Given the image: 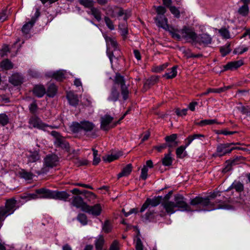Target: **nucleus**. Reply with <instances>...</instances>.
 <instances>
[{"mask_svg":"<svg viewBox=\"0 0 250 250\" xmlns=\"http://www.w3.org/2000/svg\"><path fill=\"white\" fill-rule=\"evenodd\" d=\"M191 206L202 208L199 210L211 211L219 209H229V206L225 202L217 199L213 201L208 199H204L201 196H196L191 199L190 201Z\"/></svg>","mask_w":250,"mask_h":250,"instance_id":"1","label":"nucleus"},{"mask_svg":"<svg viewBox=\"0 0 250 250\" xmlns=\"http://www.w3.org/2000/svg\"><path fill=\"white\" fill-rule=\"evenodd\" d=\"M172 195V190L169 191L163 198L162 196H155L153 198H147L140 208V212H143L148 208L156 207L161 203L167 213H172V202L169 199Z\"/></svg>","mask_w":250,"mask_h":250,"instance_id":"2","label":"nucleus"},{"mask_svg":"<svg viewBox=\"0 0 250 250\" xmlns=\"http://www.w3.org/2000/svg\"><path fill=\"white\" fill-rule=\"evenodd\" d=\"M180 35L176 33L173 28V38H176L177 40H184L189 42H196L198 38L197 34L189 27H184L180 32Z\"/></svg>","mask_w":250,"mask_h":250,"instance_id":"3","label":"nucleus"},{"mask_svg":"<svg viewBox=\"0 0 250 250\" xmlns=\"http://www.w3.org/2000/svg\"><path fill=\"white\" fill-rule=\"evenodd\" d=\"M17 201L14 198L7 200L5 206L0 207V229L2 227V222L8 216L13 213L16 210Z\"/></svg>","mask_w":250,"mask_h":250,"instance_id":"4","label":"nucleus"},{"mask_svg":"<svg viewBox=\"0 0 250 250\" xmlns=\"http://www.w3.org/2000/svg\"><path fill=\"white\" fill-rule=\"evenodd\" d=\"M155 7L157 15L155 18V20L157 25L164 28L166 30L168 31L170 33L172 34V31H171L170 29V27L167 24V20L164 16V14L166 12V8L162 6H159Z\"/></svg>","mask_w":250,"mask_h":250,"instance_id":"5","label":"nucleus"},{"mask_svg":"<svg viewBox=\"0 0 250 250\" xmlns=\"http://www.w3.org/2000/svg\"><path fill=\"white\" fill-rule=\"evenodd\" d=\"M125 78L119 73H116L113 81V85L116 86L117 85H120L121 94L124 101L126 100L128 98L129 91L127 86L125 84Z\"/></svg>","mask_w":250,"mask_h":250,"instance_id":"6","label":"nucleus"},{"mask_svg":"<svg viewBox=\"0 0 250 250\" xmlns=\"http://www.w3.org/2000/svg\"><path fill=\"white\" fill-rule=\"evenodd\" d=\"M174 201L173 202V213H174V208H179L181 211H191L190 207L186 201V199L183 196L180 194H176L174 196Z\"/></svg>","mask_w":250,"mask_h":250,"instance_id":"7","label":"nucleus"},{"mask_svg":"<svg viewBox=\"0 0 250 250\" xmlns=\"http://www.w3.org/2000/svg\"><path fill=\"white\" fill-rule=\"evenodd\" d=\"M28 123L32 127L43 131H46L47 127H50L51 129L54 128V126L49 125L44 123L39 117L36 115L31 116L29 120Z\"/></svg>","mask_w":250,"mask_h":250,"instance_id":"8","label":"nucleus"},{"mask_svg":"<svg viewBox=\"0 0 250 250\" xmlns=\"http://www.w3.org/2000/svg\"><path fill=\"white\" fill-rule=\"evenodd\" d=\"M233 143L220 144L216 147V155L221 157L230 153L233 149L237 147H231Z\"/></svg>","mask_w":250,"mask_h":250,"instance_id":"9","label":"nucleus"},{"mask_svg":"<svg viewBox=\"0 0 250 250\" xmlns=\"http://www.w3.org/2000/svg\"><path fill=\"white\" fill-rule=\"evenodd\" d=\"M102 210V208L100 204H96L94 206H89L87 204L83 211L93 216L97 217L101 214Z\"/></svg>","mask_w":250,"mask_h":250,"instance_id":"10","label":"nucleus"},{"mask_svg":"<svg viewBox=\"0 0 250 250\" xmlns=\"http://www.w3.org/2000/svg\"><path fill=\"white\" fill-rule=\"evenodd\" d=\"M59 159L57 155L54 154H48L44 159V165L47 167L52 168L58 165Z\"/></svg>","mask_w":250,"mask_h":250,"instance_id":"11","label":"nucleus"},{"mask_svg":"<svg viewBox=\"0 0 250 250\" xmlns=\"http://www.w3.org/2000/svg\"><path fill=\"white\" fill-rule=\"evenodd\" d=\"M113 118L109 115L106 114L101 119V129L104 131L110 129L109 124L112 122Z\"/></svg>","mask_w":250,"mask_h":250,"instance_id":"12","label":"nucleus"},{"mask_svg":"<svg viewBox=\"0 0 250 250\" xmlns=\"http://www.w3.org/2000/svg\"><path fill=\"white\" fill-rule=\"evenodd\" d=\"M166 143L162 144L159 146H153V149L157 150L158 152H161L163 149L168 147L171 151L172 147V135L167 136L165 137Z\"/></svg>","mask_w":250,"mask_h":250,"instance_id":"13","label":"nucleus"},{"mask_svg":"<svg viewBox=\"0 0 250 250\" xmlns=\"http://www.w3.org/2000/svg\"><path fill=\"white\" fill-rule=\"evenodd\" d=\"M71 204L77 208H80L83 211L87 203L83 201L81 196H74L72 198Z\"/></svg>","mask_w":250,"mask_h":250,"instance_id":"14","label":"nucleus"},{"mask_svg":"<svg viewBox=\"0 0 250 250\" xmlns=\"http://www.w3.org/2000/svg\"><path fill=\"white\" fill-rule=\"evenodd\" d=\"M159 76L157 75H153L147 79L144 83L143 90L146 91L149 89L151 86L155 85L159 80Z\"/></svg>","mask_w":250,"mask_h":250,"instance_id":"15","label":"nucleus"},{"mask_svg":"<svg viewBox=\"0 0 250 250\" xmlns=\"http://www.w3.org/2000/svg\"><path fill=\"white\" fill-rule=\"evenodd\" d=\"M69 196L70 195L65 191L53 190L52 199L66 201Z\"/></svg>","mask_w":250,"mask_h":250,"instance_id":"16","label":"nucleus"},{"mask_svg":"<svg viewBox=\"0 0 250 250\" xmlns=\"http://www.w3.org/2000/svg\"><path fill=\"white\" fill-rule=\"evenodd\" d=\"M53 190L45 188H41L36 189V193H38L39 198L52 199Z\"/></svg>","mask_w":250,"mask_h":250,"instance_id":"17","label":"nucleus"},{"mask_svg":"<svg viewBox=\"0 0 250 250\" xmlns=\"http://www.w3.org/2000/svg\"><path fill=\"white\" fill-rule=\"evenodd\" d=\"M54 145L57 147L61 148L67 152L70 151L69 144L63 137L60 139L55 140Z\"/></svg>","mask_w":250,"mask_h":250,"instance_id":"18","label":"nucleus"},{"mask_svg":"<svg viewBox=\"0 0 250 250\" xmlns=\"http://www.w3.org/2000/svg\"><path fill=\"white\" fill-rule=\"evenodd\" d=\"M23 81L22 75L18 73L13 74L9 78V82L15 86L21 84Z\"/></svg>","mask_w":250,"mask_h":250,"instance_id":"19","label":"nucleus"},{"mask_svg":"<svg viewBox=\"0 0 250 250\" xmlns=\"http://www.w3.org/2000/svg\"><path fill=\"white\" fill-rule=\"evenodd\" d=\"M212 41L211 37L207 34H202L198 37L196 42H198L199 44H203L204 45H208L210 44Z\"/></svg>","mask_w":250,"mask_h":250,"instance_id":"20","label":"nucleus"},{"mask_svg":"<svg viewBox=\"0 0 250 250\" xmlns=\"http://www.w3.org/2000/svg\"><path fill=\"white\" fill-rule=\"evenodd\" d=\"M119 97L120 93L117 90L116 86L113 85L111 89L110 93L108 97V100L115 102L118 100Z\"/></svg>","mask_w":250,"mask_h":250,"instance_id":"21","label":"nucleus"},{"mask_svg":"<svg viewBox=\"0 0 250 250\" xmlns=\"http://www.w3.org/2000/svg\"><path fill=\"white\" fill-rule=\"evenodd\" d=\"M33 92L37 97L42 98L46 93V89L43 85H36L33 88Z\"/></svg>","mask_w":250,"mask_h":250,"instance_id":"22","label":"nucleus"},{"mask_svg":"<svg viewBox=\"0 0 250 250\" xmlns=\"http://www.w3.org/2000/svg\"><path fill=\"white\" fill-rule=\"evenodd\" d=\"M132 165L131 164L126 165L123 168L122 171L118 174V178L119 179L122 177L128 176L132 171Z\"/></svg>","mask_w":250,"mask_h":250,"instance_id":"23","label":"nucleus"},{"mask_svg":"<svg viewBox=\"0 0 250 250\" xmlns=\"http://www.w3.org/2000/svg\"><path fill=\"white\" fill-rule=\"evenodd\" d=\"M82 130L85 132H90L95 127L94 124L88 121H83L81 122Z\"/></svg>","mask_w":250,"mask_h":250,"instance_id":"24","label":"nucleus"},{"mask_svg":"<svg viewBox=\"0 0 250 250\" xmlns=\"http://www.w3.org/2000/svg\"><path fill=\"white\" fill-rule=\"evenodd\" d=\"M29 154L27 155L28 163H35L40 159V156L39 152L37 151H31Z\"/></svg>","mask_w":250,"mask_h":250,"instance_id":"25","label":"nucleus"},{"mask_svg":"<svg viewBox=\"0 0 250 250\" xmlns=\"http://www.w3.org/2000/svg\"><path fill=\"white\" fill-rule=\"evenodd\" d=\"M72 162L77 167L86 166L89 164V162L85 159H81L77 156H74L73 158H70Z\"/></svg>","mask_w":250,"mask_h":250,"instance_id":"26","label":"nucleus"},{"mask_svg":"<svg viewBox=\"0 0 250 250\" xmlns=\"http://www.w3.org/2000/svg\"><path fill=\"white\" fill-rule=\"evenodd\" d=\"M243 64V62L241 61H238L235 62H231L227 63L224 66V69L227 70H232L236 69Z\"/></svg>","mask_w":250,"mask_h":250,"instance_id":"27","label":"nucleus"},{"mask_svg":"<svg viewBox=\"0 0 250 250\" xmlns=\"http://www.w3.org/2000/svg\"><path fill=\"white\" fill-rule=\"evenodd\" d=\"M88 14L92 15L98 21L102 20V12L100 9L96 7H91L90 12H88Z\"/></svg>","mask_w":250,"mask_h":250,"instance_id":"28","label":"nucleus"},{"mask_svg":"<svg viewBox=\"0 0 250 250\" xmlns=\"http://www.w3.org/2000/svg\"><path fill=\"white\" fill-rule=\"evenodd\" d=\"M57 87L54 83H51L47 87L46 93L49 97H54L57 92Z\"/></svg>","mask_w":250,"mask_h":250,"instance_id":"29","label":"nucleus"},{"mask_svg":"<svg viewBox=\"0 0 250 250\" xmlns=\"http://www.w3.org/2000/svg\"><path fill=\"white\" fill-rule=\"evenodd\" d=\"M35 21L36 19L34 18H32L30 21L24 24L21 29L22 32L25 34H28L34 25Z\"/></svg>","mask_w":250,"mask_h":250,"instance_id":"30","label":"nucleus"},{"mask_svg":"<svg viewBox=\"0 0 250 250\" xmlns=\"http://www.w3.org/2000/svg\"><path fill=\"white\" fill-rule=\"evenodd\" d=\"M19 176L26 180L32 179L33 174L31 172H28L24 169H21L18 172Z\"/></svg>","mask_w":250,"mask_h":250,"instance_id":"31","label":"nucleus"},{"mask_svg":"<svg viewBox=\"0 0 250 250\" xmlns=\"http://www.w3.org/2000/svg\"><path fill=\"white\" fill-rule=\"evenodd\" d=\"M67 98L71 105L75 106L78 104L79 100L77 95L72 93H69L67 95Z\"/></svg>","mask_w":250,"mask_h":250,"instance_id":"32","label":"nucleus"},{"mask_svg":"<svg viewBox=\"0 0 250 250\" xmlns=\"http://www.w3.org/2000/svg\"><path fill=\"white\" fill-rule=\"evenodd\" d=\"M70 130L74 133H77L82 130L81 122L80 123L77 122H72L69 127Z\"/></svg>","mask_w":250,"mask_h":250,"instance_id":"33","label":"nucleus"},{"mask_svg":"<svg viewBox=\"0 0 250 250\" xmlns=\"http://www.w3.org/2000/svg\"><path fill=\"white\" fill-rule=\"evenodd\" d=\"M171 150L168 149V153L165 155L162 159V164L165 166H170L172 164V157L171 155Z\"/></svg>","mask_w":250,"mask_h":250,"instance_id":"34","label":"nucleus"},{"mask_svg":"<svg viewBox=\"0 0 250 250\" xmlns=\"http://www.w3.org/2000/svg\"><path fill=\"white\" fill-rule=\"evenodd\" d=\"M51 77L58 81H62L64 78V72L62 70H59L52 73Z\"/></svg>","mask_w":250,"mask_h":250,"instance_id":"35","label":"nucleus"},{"mask_svg":"<svg viewBox=\"0 0 250 250\" xmlns=\"http://www.w3.org/2000/svg\"><path fill=\"white\" fill-rule=\"evenodd\" d=\"M170 65L168 62H166L162 65L153 66L151 70L152 71L155 73H160Z\"/></svg>","mask_w":250,"mask_h":250,"instance_id":"36","label":"nucleus"},{"mask_svg":"<svg viewBox=\"0 0 250 250\" xmlns=\"http://www.w3.org/2000/svg\"><path fill=\"white\" fill-rule=\"evenodd\" d=\"M201 138H205L204 135L201 134H194L189 135L187 139V146H188L191 142L195 139H201Z\"/></svg>","mask_w":250,"mask_h":250,"instance_id":"37","label":"nucleus"},{"mask_svg":"<svg viewBox=\"0 0 250 250\" xmlns=\"http://www.w3.org/2000/svg\"><path fill=\"white\" fill-rule=\"evenodd\" d=\"M187 146L186 144L185 146H182L177 148L176 154L178 158H183L186 156V152L185 150Z\"/></svg>","mask_w":250,"mask_h":250,"instance_id":"38","label":"nucleus"},{"mask_svg":"<svg viewBox=\"0 0 250 250\" xmlns=\"http://www.w3.org/2000/svg\"><path fill=\"white\" fill-rule=\"evenodd\" d=\"M83 193H84L85 198L87 200L90 202L94 203V200L97 198V196L93 192L84 190Z\"/></svg>","mask_w":250,"mask_h":250,"instance_id":"39","label":"nucleus"},{"mask_svg":"<svg viewBox=\"0 0 250 250\" xmlns=\"http://www.w3.org/2000/svg\"><path fill=\"white\" fill-rule=\"evenodd\" d=\"M106 42L108 46H110L114 48V50L118 49V43L117 42L111 37H106L105 38Z\"/></svg>","mask_w":250,"mask_h":250,"instance_id":"40","label":"nucleus"},{"mask_svg":"<svg viewBox=\"0 0 250 250\" xmlns=\"http://www.w3.org/2000/svg\"><path fill=\"white\" fill-rule=\"evenodd\" d=\"M214 124H220V123H219L216 119H206L200 121V122L198 123V125L203 126L206 125H212Z\"/></svg>","mask_w":250,"mask_h":250,"instance_id":"41","label":"nucleus"},{"mask_svg":"<svg viewBox=\"0 0 250 250\" xmlns=\"http://www.w3.org/2000/svg\"><path fill=\"white\" fill-rule=\"evenodd\" d=\"M104 242V239L102 236H100L98 239H97L95 243L96 250H102L103 248Z\"/></svg>","mask_w":250,"mask_h":250,"instance_id":"42","label":"nucleus"},{"mask_svg":"<svg viewBox=\"0 0 250 250\" xmlns=\"http://www.w3.org/2000/svg\"><path fill=\"white\" fill-rule=\"evenodd\" d=\"M9 123V118L5 113H0V125L5 126Z\"/></svg>","mask_w":250,"mask_h":250,"instance_id":"43","label":"nucleus"},{"mask_svg":"<svg viewBox=\"0 0 250 250\" xmlns=\"http://www.w3.org/2000/svg\"><path fill=\"white\" fill-rule=\"evenodd\" d=\"M185 13L184 9L182 7L176 8L173 6V15L175 18H179L181 14Z\"/></svg>","mask_w":250,"mask_h":250,"instance_id":"44","label":"nucleus"},{"mask_svg":"<svg viewBox=\"0 0 250 250\" xmlns=\"http://www.w3.org/2000/svg\"><path fill=\"white\" fill-rule=\"evenodd\" d=\"M79 3L86 8H91L93 7L94 1L93 0H78Z\"/></svg>","mask_w":250,"mask_h":250,"instance_id":"45","label":"nucleus"},{"mask_svg":"<svg viewBox=\"0 0 250 250\" xmlns=\"http://www.w3.org/2000/svg\"><path fill=\"white\" fill-rule=\"evenodd\" d=\"M229 47V44H226L225 45L221 46L220 48V52L222 56H225L230 52L231 49Z\"/></svg>","mask_w":250,"mask_h":250,"instance_id":"46","label":"nucleus"},{"mask_svg":"<svg viewBox=\"0 0 250 250\" xmlns=\"http://www.w3.org/2000/svg\"><path fill=\"white\" fill-rule=\"evenodd\" d=\"M0 66L5 69L8 70L12 68L13 65L9 60L6 59L1 62Z\"/></svg>","mask_w":250,"mask_h":250,"instance_id":"47","label":"nucleus"},{"mask_svg":"<svg viewBox=\"0 0 250 250\" xmlns=\"http://www.w3.org/2000/svg\"><path fill=\"white\" fill-rule=\"evenodd\" d=\"M77 219L83 225H85L87 224V218L84 213H79Z\"/></svg>","mask_w":250,"mask_h":250,"instance_id":"48","label":"nucleus"},{"mask_svg":"<svg viewBox=\"0 0 250 250\" xmlns=\"http://www.w3.org/2000/svg\"><path fill=\"white\" fill-rule=\"evenodd\" d=\"M249 11L248 5L244 4V5L238 9V13L242 16H246L248 15Z\"/></svg>","mask_w":250,"mask_h":250,"instance_id":"49","label":"nucleus"},{"mask_svg":"<svg viewBox=\"0 0 250 250\" xmlns=\"http://www.w3.org/2000/svg\"><path fill=\"white\" fill-rule=\"evenodd\" d=\"M231 187L237 192H241L244 190V185L240 182H234Z\"/></svg>","mask_w":250,"mask_h":250,"instance_id":"50","label":"nucleus"},{"mask_svg":"<svg viewBox=\"0 0 250 250\" xmlns=\"http://www.w3.org/2000/svg\"><path fill=\"white\" fill-rule=\"evenodd\" d=\"M104 20L106 26L110 30H113L115 29V26L112 21L108 17L105 16L104 17Z\"/></svg>","mask_w":250,"mask_h":250,"instance_id":"51","label":"nucleus"},{"mask_svg":"<svg viewBox=\"0 0 250 250\" xmlns=\"http://www.w3.org/2000/svg\"><path fill=\"white\" fill-rule=\"evenodd\" d=\"M219 33L221 36L225 39L230 38V34L228 29L226 28H221L219 30Z\"/></svg>","mask_w":250,"mask_h":250,"instance_id":"52","label":"nucleus"},{"mask_svg":"<svg viewBox=\"0 0 250 250\" xmlns=\"http://www.w3.org/2000/svg\"><path fill=\"white\" fill-rule=\"evenodd\" d=\"M120 157L119 155L114 154L108 155L106 158L103 157V160L105 162H111L115 160L118 159Z\"/></svg>","mask_w":250,"mask_h":250,"instance_id":"53","label":"nucleus"},{"mask_svg":"<svg viewBox=\"0 0 250 250\" xmlns=\"http://www.w3.org/2000/svg\"><path fill=\"white\" fill-rule=\"evenodd\" d=\"M155 213V211L153 210H151L150 208H149L148 211L146 212L145 215V219L146 220H150L154 218V214Z\"/></svg>","mask_w":250,"mask_h":250,"instance_id":"54","label":"nucleus"},{"mask_svg":"<svg viewBox=\"0 0 250 250\" xmlns=\"http://www.w3.org/2000/svg\"><path fill=\"white\" fill-rule=\"evenodd\" d=\"M103 229L105 233H109L111 230V227L110 225L109 221L106 220L103 226Z\"/></svg>","mask_w":250,"mask_h":250,"instance_id":"55","label":"nucleus"},{"mask_svg":"<svg viewBox=\"0 0 250 250\" xmlns=\"http://www.w3.org/2000/svg\"><path fill=\"white\" fill-rule=\"evenodd\" d=\"M188 109L185 108L182 110L177 108L175 109V112L176 114L179 117H182L183 116H186L187 114Z\"/></svg>","mask_w":250,"mask_h":250,"instance_id":"56","label":"nucleus"},{"mask_svg":"<svg viewBox=\"0 0 250 250\" xmlns=\"http://www.w3.org/2000/svg\"><path fill=\"white\" fill-rule=\"evenodd\" d=\"M147 172L148 168L146 166H144L141 169V174L140 175V177L144 180L146 179L147 177Z\"/></svg>","mask_w":250,"mask_h":250,"instance_id":"57","label":"nucleus"},{"mask_svg":"<svg viewBox=\"0 0 250 250\" xmlns=\"http://www.w3.org/2000/svg\"><path fill=\"white\" fill-rule=\"evenodd\" d=\"M248 50V48L247 47H244V48L239 47L236 48L234 50L233 53L234 54H242L243 53L247 51Z\"/></svg>","mask_w":250,"mask_h":250,"instance_id":"58","label":"nucleus"},{"mask_svg":"<svg viewBox=\"0 0 250 250\" xmlns=\"http://www.w3.org/2000/svg\"><path fill=\"white\" fill-rule=\"evenodd\" d=\"M221 90H222L221 89H218V88H216V89L209 88V89H208L206 92L202 93L201 95L202 96L207 95L209 93H212V92L218 93H221Z\"/></svg>","mask_w":250,"mask_h":250,"instance_id":"59","label":"nucleus"},{"mask_svg":"<svg viewBox=\"0 0 250 250\" xmlns=\"http://www.w3.org/2000/svg\"><path fill=\"white\" fill-rule=\"evenodd\" d=\"M135 249L136 250H143V245L140 238H138L136 240Z\"/></svg>","mask_w":250,"mask_h":250,"instance_id":"60","label":"nucleus"},{"mask_svg":"<svg viewBox=\"0 0 250 250\" xmlns=\"http://www.w3.org/2000/svg\"><path fill=\"white\" fill-rule=\"evenodd\" d=\"M9 51V50L8 46L7 45H5L2 48L0 52V55L1 57H3L4 56L6 55L7 53Z\"/></svg>","mask_w":250,"mask_h":250,"instance_id":"61","label":"nucleus"},{"mask_svg":"<svg viewBox=\"0 0 250 250\" xmlns=\"http://www.w3.org/2000/svg\"><path fill=\"white\" fill-rule=\"evenodd\" d=\"M109 250H119L118 242L114 240L111 245Z\"/></svg>","mask_w":250,"mask_h":250,"instance_id":"62","label":"nucleus"},{"mask_svg":"<svg viewBox=\"0 0 250 250\" xmlns=\"http://www.w3.org/2000/svg\"><path fill=\"white\" fill-rule=\"evenodd\" d=\"M37 105L35 103H32L29 106L30 112L34 113L37 109Z\"/></svg>","mask_w":250,"mask_h":250,"instance_id":"63","label":"nucleus"},{"mask_svg":"<svg viewBox=\"0 0 250 250\" xmlns=\"http://www.w3.org/2000/svg\"><path fill=\"white\" fill-rule=\"evenodd\" d=\"M50 134L55 138V140L60 139L62 137L59 132L56 131H52Z\"/></svg>","mask_w":250,"mask_h":250,"instance_id":"64","label":"nucleus"}]
</instances>
